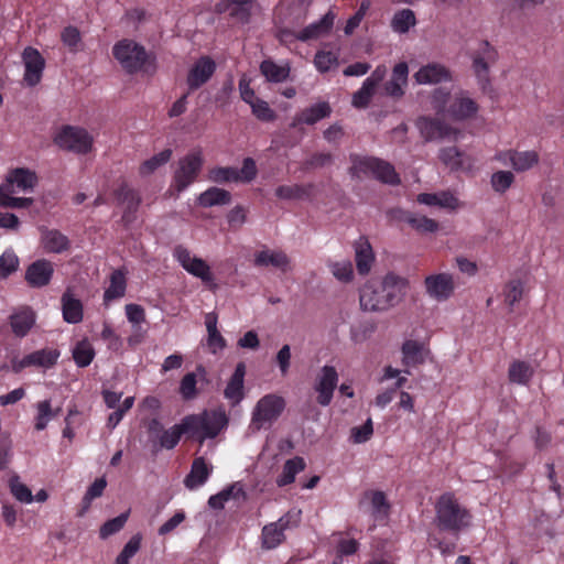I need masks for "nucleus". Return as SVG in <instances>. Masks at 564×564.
Wrapping results in <instances>:
<instances>
[{
  "mask_svg": "<svg viewBox=\"0 0 564 564\" xmlns=\"http://www.w3.org/2000/svg\"><path fill=\"white\" fill-rule=\"evenodd\" d=\"M406 286L408 281L394 273H388L380 281H369L360 289V307L366 312L387 311L402 300Z\"/></svg>",
  "mask_w": 564,
  "mask_h": 564,
  "instance_id": "obj_1",
  "label": "nucleus"
},
{
  "mask_svg": "<svg viewBox=\"0 0 564 564\" xmlns=\"http://www.w3.org/2000/svg\"><path fill=\"white\" fill-rule=\"evenodd\" d=\"M471 520L470 511L452 492H445L436 500L434 524L438 531L458 536L471 525Z\"/></svg>",
  "mask_w": 564,
  "mask_h": 564,
  "instance_id": "obj_2",
  "label": "nucleus"
},
{
  "mask_svg": "<svg viewBox=\"0 0 564 564\" xmlns=\"http://www.w3.org/2000/svg\"><path fill=\"white\" fill-rule=\"evenodd\" d=\"M112 54L127 74L132 75L140 70L149 73L150 66H152L150 73L155 69L144 46L133 40L124 39L116 43Z\"/></svg>",
  "mask_w": 564,
  "mask_h": 564,
  "instance_id": "obj_3",
  "label": "nucleus"
},
{
  "mask_svg": "<svg viewBox=\"0 0 564 564\" xmlns=\"http://www.w3.org/2000/svg\"><path fill=\"white\" fill-rule=\"evenodd\" d=\"M191 425V437L203 444L206 438L216 437L228 424V417L224 411H204L199 414L186 415Z\"/></svg>",
  "mask_w": 564,
  "mask_h": 564,
  "instance_id": "obj_4",
  "label": "nucleus"
},
{
  "mask_svg": "<svg viewBox=\"0 0 564 564\" xmlns=\"http://www.w3.org/2000/svg\"><path fill=\"white\" fill-rule=\"evenodd\" d=\"M286 405L284 398L278 394H267L256 404L250 427L260 431L267 423L272 424L279 419Z\"/></svg>",
  "mask_w": 564,
  "mask_h": 564,
  "instance_id": "obj_5",
  "label": "nucleus"
},
{
  "mask_svg": "<svg viewBox=\"0 0 564 564\" xmlns=\"http://www.w3.org/2000/svg\"><path fill=\"white\" fill-rule=\"evenodd\" d=\"M204 164L200 150H194L181 158L173 174L175 189L181 193L193 184L198 177Z\"/></svg>",
  "mask_w": 564,
  "mask_h": 564,
  "instance_id": "obj_6",
  "label": "nucleus"
},
{
  "mask_svg": "<svg viewBox=\"0 0 564 564\" xmlns=\"http://www.w3.org/2000/svg\"><path fill=\"white\" fill-rule=\"evenodd\" d=\"M258 170L256 162L252 158H246L242 162V167L237 169L234 166H217L209 171L208 178L218 184L229 182L249 183L257 176Z\"/></svg>",
  "mask_w": 564,
  "mask_h": 564,
  "instance_id": "obj_7",
  "label": "nucleus"
},
{
  "mask_svg": "<svg viewBox=\"0 0 564 564\" xmlns=\"http://www.w3.org/2000/svg\"><path fill=\"white\" fill-rule=\"evenodd\" d=\"M54 142L62 150L86 154L91 150L93 138L83 128L65 126L54 138Z\"/></svg>",
  "mask_w": 564,
  "mask_h": 564,
  "instance_id": "obj_8",
  "label": "nucleus"
},
{
  "mask_svg": "<svg viewBox=\"0 0 564 564\" xmlns=\"http://www.w3.org/2000/svg\"><path fill=\"white\" fill-rule=\"evenodd\" d=\"M416 127L425 142L444 139L456 140L460 133L459 130L451 127L441 119L424 116L416 120Z\"/></svg>",
  "mask_w": 564,
  "mask_h": 564,
  "instance_id": "obj_9",
  "label": "nucleus"
},
{
  "mask_svg": "<svg viewBox=\"0 0 564 564\" xmlns=\"http://www.w3.org/2000/svg\"><path fill=\"white\" fill-rule=\"evenodd\" d=\"M174 256L181 263V265L191 274L199 278L210 289H215L214 276L209 265L200 258L193 257L188 249L177 246L174 249Z\"/></svg>",
  "mask_w": 564,
  "mask_h": 564,
  "instance_id": "obj_10",
  "label": "nucleus"
},
{
  "mask_svg": "<svg viewBox=\"0 0 564 564\" xmlns=\"http://www.w3.org/2000/svg\"><path fill=\"white\" fill-rule=\"evenodd\" d=\"M113 196L117 204L124 207L121 221L124 226H129L137 219V212L142 202L139 192L130 187L126 181H122L113 191Z\"/></svg>",
  "mask_w": 564,
  "mask_h": 564,
  "instance_id": "obj_11",
  "label": "nucleus"
},
{
  "mask_svg": "<svg viewBox=\"0 0 564 564\" xmlns=\"http://www.w3.org/2000/svg\"><path fill=\"white\" fill-rule=\"evenodd\" d=\"M338 373L335 367L324 366L316 377L315 391L318 393L316 401L322 406L332 402L334 391L337 387Z\"/></svg>",
  "mask_w": 564,
  "mask_h": 564,
  "instance_id": "obj_12",
  "label": "nucleus"
},
{
  "mask_svg": "<svg viewBox=\"0 0 564 564\" xmlns=\"http://www.w3.org/2000/svg\"><path fill=\"white\" fill-rule=\"evenodd\" d=\"M497 52L488 41L481 42L480 53L473 58V68L482 91L490 87L489 63L496 61Z\"/></svg>",
  "mask_w": 564,
  "mask_h": 564,
  "instance_id": "obj_13",
  "label": "nucleus"
},
{
  "mask_svg": "<svg viewBox=\"0 0 564 564\" xmlns=\"http://www.w3.org/2000/svg\"><path fill=\"white\" fill-rule=\"evenodd\" d=\"M216 70V63L215 61L205 55L200 56L192 66L189 69L187 77H186V84L188 86V89L191 91H194L198 88H200L204 84H206L212 76L214 75Z\"/></svg>",
  "mask_w": 564,
  "mask_h": 564,
  "instance_id": "obj_14",
  "label": "nucleus"
},
{
  "mask_svg": "<svg viewBox=\"0 0 564 564\" xmlns=\"http://www.w3.org/2000/svg\"><path fill=\"white\" fill-rule=\"evenodd\" d=\"M424 285L426 293L438 302L448 300L455 290L454 279L448 273H438L426 276Z\"/></svg>",
  "mask_w": 564,
  "mask_h": 564,
  "instance_id": "obj_15",
  "label": "nucleus"
},
{
  "mask_svg": "<svg viewBox=\"0 0 564 564\" xmlns=\"http://www.w3.org/2000/svg\"><path fill=\"white\" fill-rule=\"evenodd\" d=\"M22 59L25 67L24 82L33 87L41 82L45 59L36 48L31 46L24 48Z\"/></svg>",
  "mask_w": 564,
  "mask_h": 564,
  "instance_id": "obj_16",
  "label": "nucleus"
},
{
  "mask_svg": "<svg viewBox=\"0 0 564 564\" xmlns=\"http://www.w3.org/2000/svg\"><path fill=\"white\" fill-rule=\"evenodd\" d=\"M53 273V263L46 259H39L26 268L24 279L31 288L39 289L50 283Z\"/></svg>",
  "mask_w": 564,
  "mask_h": 564,
  "instance_id": "obj_17",
  "label": "nucleus"
},
{
  "mask_svg": "<svg viewBox=\"0 0 564 564\" xmlns=\"http://www.w3.org/2000/svg\"><path fill=\"white\" fill-rule=\"evenodd\" d=\"M409 66L405 62L398 63L393 69L391 78L384 84V93L394 99H400L404 95V86L408 84Z\"/></svg>",
  "mask_w": 564,
  "mask_h": 564,
  "instance_id": "obj_18",
  "label": "nucleus"
},
{
  "mask_svg": "<svg viewBox=\"0 0 564 564\" xmlns=\"http://www.w3.org/2000/svg\"><path fill=\"white\" fill-rule=\"evenodd\" d=\"M253 0H223L217 3L216 11L219 13L228 12L229 17L241 23H248L251 17Z\"/></svg>",
  "mask_w": 564,
  "mask_h": 564,
  "instance_id": "obj_19",
  "label": "nucleus"
},
{
  "mask_svg": "<svg viewBox=\"0 0 564 564\" xmlns=\"http://www.w3.org/2000/svg\"><path fill=\"white\" fill-rule=\"evenodd\" d=\"M253 263L256 267H273L288 272L291 260L284 251L264 249L256 253Z\"/></svg>",
  "mask_w": 564,
  "mask_h": 564,
  "instance_id": "obj_20",
  "label": "nucleus"
},
{
  "mask_svg": "<svg viewBox=\"0 0 564 564\" xmlns=\"http://www.w3.org/2000/svg\"><path fill=\"white\" fill-rule=\"evenodd\" d=\"M289 514L281 517L278 522L269 523L262 529V545L274 549L284 540V530L289 527Z\"/></svg>",
  "mask_w": 564,
  "mask_h": 564,
  "instance_id": "obj_21",
  "label": "nucleus"
},
{
  "mask_svg": "<svg viewBox=\"0 0 564 564\" xmlns=\"http://www.w3.org/2000/svg\"><path fill=\"white\" fill-rule=\"evenodd\" d=\"M314 189L315 185L313 183L280 185L275 188L274 194L278 198L284 200H304L313 198Z\"/></svg>",
  "mask_w": 564,
  "mask_h": 564,
  "instance_id": "obj_22",
  "label": "nucleus"
},
{
  "mask_svg": "<svg viewBox=\"0 0 564 564\" xmlns=\"http://www.w3.org/2000/svg\"><path fill=\"white\" fill-rule=\"evenodd\" d=\"M189 426L191 425H188L185 416L182 419L180 424H175L171 429L164 430L160 440H158V453L163 448L173 449L184 434L191 437Z\"/></svg>",
  "mask_w": 564,
  "mask_h": 564,
  "instance_id": "obj_23",
  "label": "nucleus"
},
{
  "mask_svg": "<svg viewBox=\"0 0 564 564\" xmlns=\"http://www.w3.org/2000/svg\"><path fill=\"white\" fill-rule=\"evenodd\" d=\"M37 175L26 167H17L9 172L4 184L14 185L23 192L32 191L37 184Z\"/></svg>",
  "mask_w": 564,
  "mask_h": 564,
  "instance_id": "obj_24",
  "label": "nucleus"
},
{
  "mask_svg": "<svg viewBox=\"0 0 564 564\" xmlns=\"http://www.w3.org/2000/svg\"><path fill=\"white\" fill-rule=\"evenodd\" d=\"M335 14L329 11L319 21L311 23L297 34V40L306 42L327 34L334 24Z\"/></svg>",
  "mask_w": 564,
  "mask_h": 564,
  "instance_id": "obj_25",
  "label": "nucleus"
},
{
  "mask_svg": "<svg viewBox=\"0 0 564 564\" xmlns=\"http://www.w3.org/2000/svg\"><path fill=\"white\" fill-rule=\"evenodd\" d=\"M246 375L245 362H238L234 373L231 375L224 394L227 399L231 400L235 404L243 399V379Z\"/></svg>",
  "mask_w": 564,
  "mask_h": 564,
  "instance_id": "obj_26",
  "label": "nucleus"
},
{
  "mask_svg": "<svg viewBox=\"0 0 564 564\" xmlns=\"http://www.w3.org/2000/svg\"><path fill=\"white\" fill-rule=\"evenodd\" d=\"M330 112L332 108L328 102H318L310 108L304 109L300 115H297L291 123V127L294 128L297 126V123L314 124L321 119L329 117Z\"/></svg>",
  "mask_w": 564,
  "mask_h": 564,
  "instance_id": "obj_27",
  "label": "nucleus"
},
{
  "mask_svg": "<svg viewBox=\"0 0 564 564\" xmlns=\"http://www.w3.org/2000/svg\"><path fill=\"white\" fill-rule=\"evenodd\" d=\"M401 350L403 355L402 361L408 367L422 365L429 354V350L422 343L412 339L405 340Z\"/></svg>",
  "mask_w": 564,
  "mask_h": 564,
  "instance_id": "obj_28",
  "label": "nucleus"
},
{
  "mask_svg": "<svg viewBox=\"0 0 564 564\" xmlns=\"http://www.w3.org/2000/svg\"><path fill=\"white\" fill-rule=\"evenodd\" d=\"M499 159L503 160L505 162L508 161L511 164V166L518 172L529 170L539 161L538 153L534 151H507L500 154Z\"/></svg>",
  "mask_w": 564,
  "mask_h": 564,
  "instance_id": "obj_29",
  "label": "nucleus"
},
{
  "mask_svg": "<svg viewBox=\"0 0 564 564\" xmlns=\"http://www.w3.org/2000/svg\"><path fill=\"white\" fill-rule=\"evenodd\" d=\"M414 78L419 84H438L444 80L451 79L448 70L438 64H429L421 67L415 74Z\"/></svg>",
  "mask_w": 564,
  "mask_h": 564,
  "instance_id": "obj_30",
  "label": "nucleus"
},
{
  "mask_svg": "<svg viewBox=\"0 0 564 564\" xmlns=\"http://www.w3.org/2000/svg\"><path fill=\"white\" fill-rule=\"evenodd\" d=\"M351 166L349 174L351 177L361 178L362 176H373L376 167H378L379 159L372 156H360L351 154L349 156Z\"/></svg>",
  "mask_w": 564,
  "mask_h": 564,
  "instance_id": "obj_31",
  "label": "nucleus"
},
{
  "mask_svg": "<svg viewBox=\"0 0 564 564\" xmlns=\"http://www.w3.org/2000/svg\"><path fill=\"white\" fill-rule=\"evenodd\" d=\"M35 323L34 312L25 307L10 316V325L17 337H24Z\"/></svg>",
  "mask_w": 564,
  "mask_h": 564,
  "instance_id": "obj_32",
  "label": "nucleus"
},
{
  "mask_svg": "<svg viewBox=\"0 0 564 564\" xmlns=\"http://www.w3.org/2000/svg\"><path fill=\"white\" fill-rule=\"evenodd\" d=\"M230 203V192L216 186L209 187L197 197V204L204 208L229 205Z\"/></svg>",
  "mask_w": 564,
  "mask_h": 564,
  "instance_id": "obj_33",
  "label": "nucleus"
},
{
  "mask_svg": "<svg viewBox=\"0 0 564 564\" xmlns=\"http://www.w3.org/2000/svg\"><path fill=\"white\" fill-rule=\"evenodd\" d=\"M210 468L207 466L204 457H197L192 464L189 474L184 479V485L188 489H195L208 479Z\"/></svg>",
  "mask_w": 564,
  "mask_h": 564,
  "instance_id": "obj_34",
  "label": "nucleus"
},
{
  "mask_svg": "<svg viewBox=\"0 0 564 564\" xmlns=\"http://www.w3.org/2000/svg\"><path fill=\"white\" fill-rule=\"evenodd\" d=\"M447 111L455 120H466L477 113L478 105L469 97H456Z\"/></svg>",
  "mask_w": 564,
  "mask_h": 564,
  "instance_id": "obj_35",
  "label": "nucleus"
},
{
  "mask_svg": "<svg viewBox=\"0 0 564 564\" xmlns=\"http://www.w3.org/2000/svg\"><path fill=\"white\" fill-rule=\"evenodd\" d=\"M63 318L69 324H77L83 319V304L75 299L69 292H65L62 296Z\"/></svg>",
  "mask_w": 564,
  "mask_h": 564,
  "instance_id": "obj_36",
  "label": "nucleus"
},
{
  "mask_svg": "<svg viewBox=\"0 0 564 564\" xmlns=\"http://www.w3.org/2000/svg\"><path fill=\"white\" fill-rule=\"evenodd\" d=\"M534 375L533 367L523 360H514L508 369L509 381L517 384H528Z\"/></svg>",
  "mask_w": 564,
  "mask_h": 564,
  "instance_id": "obj_37",
  "label": "nucleus"
},
{
  "mask_svg": "<svg viewBox=\"0 0 564 564\" xmlns=\"http://www.w3.org/2000/svg\"><path fill=\"white\" fill-rule=\"evenodd\" d=\"M242 498L246 499V492L243 488L239 484H232L218 492L217 495H214L209 497L208 499V506L212 509L220 510L224 508V503L228 501L229 499H239Z\"/></svg>",
  "mask_w": 564,
  "mask_h": 564,
  "instance_id": "obj_38",
  "label": "nucleus"
},
{
  "mask_svg": "<svg viewBox=\"0 0 564 564\" xmlns=\"http://www.w3.org/2000/svg\"><path fill=\"white\" fill-rule=\"evenodd\" d=\"M197 376H199L202 379H205L206 370L203 366H197L195 372L186 373L183 377V379L181 380L180 393H181L182 398L186 401L195 399L198 394V391L196 388Z\"/></svg>",
  "mask_w": 564,
  "mask_h": 564,
  "instance_id": "obj_39",
  "label": "nucleus"
},
{
  "mask_svg": "<svg viewBox=\"0 0 564 564\" xmlns=\"http://www.w3.org/2000/svg\"><path fill=\"white\" fill-rule=\"evenodd\" d=\"M305 466L306 464L303 457L295 456L288 459L283 465L281 475L276 478V485L279 487H284L292 484L295 480L296 474L303 471Z\"/></svg>",
  "mask_w": 564,
  "mask_h": 564,
  "instance_id": "obj_40",
  "label": "nucleus"
},
{
  "mask_svg": "<svg viewBox=\"0 0 564 564\" xmlns=\"http://www.w3.org/2000/svg\"><path fill=\"white\" fill-rule=\"evenodd\" d=\"M126 273L120 269L115 270L110 275V285L104 293V302L108 304L113 300L122 297L126 293Z\"/></svg>",
  "mask_w": 564,
  "mask_h": 564,
  "instance_id": "obj_41",
  "label": "nucleus"
},
{
  "mask_svg": "<svg viewBox=\"0 0 564 564\" xmlns=\"http://www.w3.org/2000/svg\"><path fill=\"white\" fill-rule=\"evenodd\" d=\"M42 243L46 251L53 253H61L69 248L68 238L56 229L45 230Z\"/></svg>",
  "mask_w": 564,
  "mask_h": 564,
  "instance_id": "obj_42",
  "label": "nucleus"
},
{
  "mask_svg": "<svg viewBox=\"0 0 564 564\" xmlns=\"http://www.w3.org/2000/svg\"><path fill=\"white\" fill-rule=\"evenodd\" d=\"M15 191L11 184L0 185V206L3 208H28L34 199L32 197H13Z\"/></svg>",
  "mask_w": 564,
  "mask_h": 564,
  "instance_id": "obj_43",
  "label": "nucleus"
},
{
  "mask_svg": "<svg viewBox=\"0 0 564 564\" xmlns=\"http://www.w3.org/2000/svg\"><path fill=\"white\" fill-rule=\"evenodd\" d=\"M373 252L367 240H360L356 247V267L359 274H368L373 262Z\"/></svg>",
  "mask_w": 564,
  "mask_h": 564,
  "instance_id": "obj_44",
  "label": "nucleus"
},
{
  "mask_svg": "<svg viewBox=\"0 0 564 564\" xmlns=\"http://www.w3.org/2000/svg\"><path fill=\"white\" fill-rule=\"evenodd\" d=\"M260 72L271 83H282L290 75L289 66H280L271 59H264L260 64Z\"/></svg>",
  "mask_w": 564,
  "mask_h": 564,
  "instance_id": "obj_45",
  "label": "nucleus"
},
{
  "mask_svg": "<svg viewBox=\"0 0 564 564\" xmlns=\"http://www.w3.org/2000/svg\"><path fill=\"white\" fill-rule=\"evenodd\" d=\"M58 356L59 351L56 349H40L26 355L30 367L42 368H52L57 362Z\"/></svg>",
  "mask_w": 564,
  "mask_h": 564,
  "instance_id": "obj_46",
  "label": "nucleus"
},
{
  "mask_svg": "<svg viewBox=\"0 0 564 564\" xmlns=\"http://www.w3.org/2000/svg\"><path fill=\"white\" fill-rule=\"evenodd\" d=\"M94 357L95 349L88 339H82L73 349V359L75 364L80 368L89 366Z\"/></svg>",
  "mask_w": 564,
  "mask_h": 564,
  "instance_id": "obj_47",
  "label": "nucleus"
},
{
  "mask_svg": "<svg viewBox=\"0 0 564 564\" xmlns=\"http://www.w3.org/2000/svg\"><path fill=\"white\" fill-rule=\"evenodd\" d=\"M364 498L369 499L375 517H386L389 513L390 505L383 491L368 490L365 491Z\"/></svg>",
  "mask_w": 564,
  "mask_h": 564,
  "instance_id": "obj_48",
  "label": "nucleus"
},
{
  "mask_svg": "<svg viewBox=\"0 0 564 564\" xmlns=\"http://www.w3.org/2000/svg\"><path fill=\"white\" fill-rule=\"evenodd\" d=\"M416 23L415 13L411 9H402L398 11L391 21V26L393 31L398 33H406L411 26H414Z\"/></svg>",
  "mask_w": 564,
  "mask_h": 564,
  "instance_id": "obj_49",
  "label": "nucleus"
},
{
  "mask_svg": "<svg viewBox=\"0 0 564 564\" xmlns=\"http://www.w3.org/2000/svg\"><path fill=\"white\" fill-rule=\"evenodd\" d=\"M172 156V150L171 149H164L160 153L153 155L152 158L145 160L139 169V173L142 176H147L152 174L155 170H158L160 166L166 164Z\"/></svg>",
  "mask_w": 564,
  "mask_h": 564,
  "instance_id": "obj_50",
  "label": "nucleus"
},
{
  "mask_svg": "<svg viewBox=\"0 0 564 564\" xmlns=\"http://www.w3.org/2000/svg\"><path fill=\"white\" fill-rule=\"evenodd\" d=\"M438 159L452 171H458L464 167V153L456 147L441 149Z\"/></svg>",
  "mask_w": 564,
  "mask_h": 564,
  "instance_id": "obj_51",
  "label": "nucleus"
},
{
  "mask_svg": "<svg viewBox=\"0 0 564 564\" xmlns=\"http://www.w3.org/2000/svg\"><path fill=\"white\" fill-rule=\"evenodd\" d=\"M373 177L389 185H399L401 182L398 173L394 170V166L381 159H379V164L375 170Z\"/></svg>",
  "mask_w": 564,
  "mask_h": 564,
  "instance_id": "obj_52",
  "label": "nucleus"
},
{
  "mask_svg": "<svg viewBox=\"0 0 564 564\" xmlns=\"http://www.w3.org/2000/svg\"><path fill=\"white\" fill-rule=\"evenodd\" d=\"M524 293V283L520 279H512L505 285L503 295L505 302L509 305L510 311L516 303H518Z\"/></svg>",
  "mask_w": 564,
  "mask_h": 564,
  "instance_id": "obj_53",
  "label": "nucleus"
},
{
  "mask_svg": "<svg viewBox=\"0 0 564 564\" xmlns=\"http://www.w3.org/2000/svg\"><path fill=\"white\" fill-rule=\"evenodd\" d=\"M37 411H39V414L36 417L35 429L37 431H42L46 427L50 419L56 417L59 415L62 409L57 408L55 410H52L50 401L44 400V401L39 402Z\"/></svg>",
  "mask_w": 564,
  "mask_h": 564,
  "instance_id": "obj_54",
  "label": "nucleus"
},
{
  "mask_svg": "<svg viewBox=\"0 0 564 564\" xmlns=\"http://www.w3.org/2000/svg\"><path fill=\"white\" fill-rule=\"evenodd\" d=\"M19 258L12 250H7L0 256V280L7 279L19 269Z\"/></svg>",
  "mask_w": 564,
  "mask_h": 564,
  "instance_id": "obj_55",
  "label": "nucleus"
},
{
  "mask_svg": "<svg viewBox=\"0 0 564 564\" xmlns=\"http://www.w3.org/2000/svg\"><path fill=\"white\" fill-rule=\"evenodd\" d=\"M9 487L13 497L20 502L30 503L33 501L30 488L20 481V477L18 475H13L10 478Z\"/></svg>",
  "mask_w": 564,
  "mask_h": 564,
  "instance_id": "obj_56",
  "label": "nucleus"
},
{
  "mask_svg": "<svg viewBox=\"0 0 564 564\" xmlns=\"http://www.w3.org/2000/svg\"><path fill=\"white\" fill-rule=\"evenodd\" d=\"M129 518V511L119 514L118 517L106 521L99 530V535L101 539H107L110 535L119 532L126 524Z\"/></svg>",
  "mask_w": 564,
  "mask_h": 564,
  "instance_id": "obj_57",
  "label": "nucleus"
},
{
  "mask_svg": "<svg viewBox=\"0 0 564 564\" xmlns=\"http://www.w3.org/2000/svg\"><path fill=\"white\" fill-rule=\"evenodd\" d=\"M142 536L137 533L126 543L116 558V564H129L131 557L140 550Z\"/></svg>",
  "mask_w": 564,
  "mask_h": 564,
  "instance_id": "obj_58",
  "label": "nucleus"
},
{
  "mask_svg": "<svg viewBox=\"0 0 564 564\" xmlns=\"http://www.w3.org/2000/svg\"><path fill=\"white\" fill-rule=\"evenodd\" d=\"M252 113L256 116L257 119L264 121V122H271L276 119V113L273 109L270 108L269 104L263 99H254L252 104L250 105Z\"/></svg>",
  "mask_w": 564,
  "mask_h": 564,
  "instance_id": "obj_59",
  "label": "nucleus"
},
{
  "mask_svg": "<svg viewBox=\"0 0 564 564\" xmlns=\"http://www.w3.org/2000/svg\"><path fill=\"white\" fill-rule=\"evenodd\" d=\"M514 175L510 171H498L491 175V186L497 193H505L513 183Z\"/></svg>",
  "mask_w": 564,
  "mask_h": 564,
  "instance_id": "obj_60",
  "label": "nucleus"
},
{
  "mask_svg": "<svg viewBox=\"0 0 564 564\" xmlns=\"http://www.w3.org/2000/svg\"><path fill=\"white\" fill-rule=\"evenodd\" d=\"M375 89L372 83L364 82L361 88L352 95V106L356 108H366L375 94Z\"/></svg>",
  "mask_w": 564,
  "mask_h": 564,
  "instance_id": "obj_61",
  "label": "nucleus"
},
{
  "mask_svg": "<svg viewBox=\"0 0 564 564\" xmlns=\"http://www.w3.org/2000/svg\"><path fill=\"white\" fill-rule=\"evenodd\" d=\"M148 435H149V443L151 444V451L152 453H158V440H160L161 434L164 431L163 424L160 422L159 419L153 417L144 423Z\"/></svg>",
  "mask_w": 564,
  "mask_h": 564,
  "instance_id": "obj_62",
  "label": "nucleus"
},
{
  "mask_svg": "<svg viewBox=\"0 0 564 564\" xmlns=\"http://www.w3.org/2000/svg\"><path fill=\"white\" fill-rule=\"evenodd\" d=\"M314 64L321 73H326L338 65V56L333 52L318 51L315 54Z\"/></svg>",
  "mask_w": 564,
  "mask_h": 564,
  "instance_id": "obj_63",
  "label": "nucleus"
},
{
  "mask_svg": "<svg viewBox=\"0 0 564 564\" xmlns=\"http://www.w3.org/2000/svg\"><path fill=\"white\" fill-rule=\"evenodd\" d=\"M410 226L420 234L435 232L438 230V223L426 216L416 217L414 214L410 219Z\"/></svg>",
  "mask_w": 564,
  "mask_h": 564,
  "instance_id": "obj_64",
  "label": "nucleus"
}]
</instances>
